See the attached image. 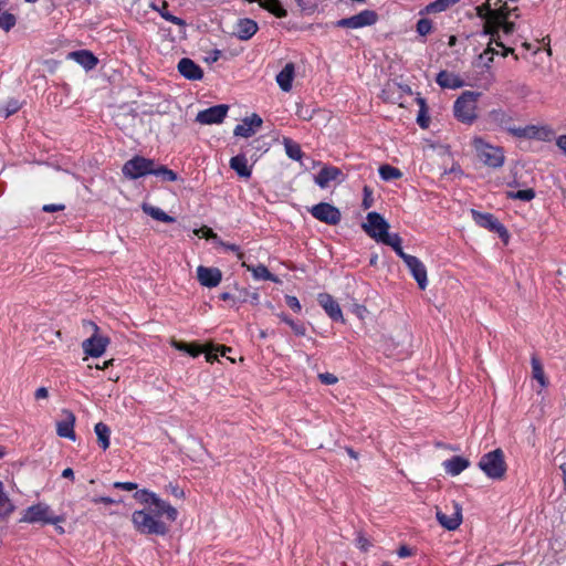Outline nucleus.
<instances>
[{
  "mask_svg": "<svg viewBox=\"0 0 566 566\" xmlns=\"http://www.w3.org/2000/svg\"><path fill=\"white\" fill-rule=\"evenodd\" d=\"M166 521H168V513L153 505L132 513L133 526L143 535L165 536L169 532Z\"/></svg>",
  "mask_w": 566,
  "mask_h": 566,
  "instance_id": "nucleus-1",
  "label": "nucleus"
},
{
  "mask_svg": "<svg viewBox=\"0 0 566 566\" xmlns=\"http://www.w3.org/2000/svg\"><path fill=\"white\" fill-rule=\"evenodd\" d=\"M64 521V517L61 515H55L52 511L51 506L44 502H38L29 507H27L22 512V516L20 518V523L28 524H60Z\"/></svg>",
  "mask_w": 566,
  "mask_h": 566,
  "instance_id": "nucleus-2",
  "label": "nucleus"
},
{
  "mask_svg": "<svg viewBox=\"0 0 566 566\" xmlns=\"http://www.w3.org/2000/svg\"><path fill=\"white\" fill-rule=\"evenodd\" d=\"M480 93L465 91L454 102V117L465 124H472L476 119V103Z\"/></svg>",
  "mask_w": 566,
  "mask_h": 566,
  "instance_id": "nucleus-3",
  "label": "nucleus"
},
{
  "mask_svg": "<svg viewBox=\"0 0 566 566\" xmlns=\"http://www.w3.org/2000/svg\"><path fill=\"white\" fill-rule=\"evenodd\" d=\"M478 465L486 476L493 480H502L507 470L504 453L501 449L483 454Z\"/></svg>",
  "mask_w": 566,
  "mask_h": 566,
  "instance_id": "nucleus-4",
  "label": "nucleus"
},
{
  "mask_svg": "<svg viewBox=\"0 0 566 566\" xmlns=\"http://www.w3.org/2000/svg\"><path fill=\"white\" fill-rule=\"evenodd\" d=\"M155 165L153 159L134 156L124 164L122 171L126 178L135 180L147 175H154Z\"/></svg>",
  "mask_w": 566,
  "mask_h": 566,
  "instance_id": "nucleus-5",
  "label": "nucleus"
},
{
  "mask_svg": "<svg viewBox=\"0 0 566 566\" xmlns=\"http://www.w3.org/2000/svg\"><path fill=\"white\" fill-rule=\"evenodd\" d=\"M134 499L140 504L160 507L168 513V522L174 523L178 518V511L176 507L170 505L168 502L160 499L155 492L147 489L137 490L134 494Z\"/></svg>",
  "mask_w": 566,
  "mask_h": 566,
  "instance_id": "nucleus-6",
  "label": "nucleus"
},
{
  "mask_svg": "<svg viewBox=\"0 0 566 566\" xmlns=\"http://www.w3.org/2000/svg\"><path fill=\"white\" fill-rule=\"evenodd\" d=\"M474 146L480 160L492 168H499L504 163V155L500 147L491 146L482 139H475Z\"/></svg>",
  "mask_w": 566,
  "mask_h": 566,
  "instance_id": "nucleus-7",
  "label": "nucleus"
},
{
  "mask_svg": "<svg viewBox=\"0 0 566 566\" xmlns=\"http://www.w3.org/2000/svg\"><path fill=\"white\" fill-rule=\"evenodd\" d=\"M471 214L473 220L482 228H485L492 232L499 234V237L507 243L509 241V232L506 228L492 214L488 212H480L475 209L471 210Z\"/></svg>",
  "mask_w": 566,
  "mask_h": 566,
  "instance_id": "nucleus-8",
  "label": "nucleus"
},
{
  "mask_svg": "<svg viewBox=\"0 0 566 566\" xmlns=\"http://www.w3.org/2000/svg\"><path fill=\"white\" fill-rule=\"evenodd\" d=\"M378 21V13L374 10H363L359 13L343 18L336 22V27L345 29H359L374 25Z\"/></svg>",
  "mask_w": 566,
  "mask_h": 566,
  "instance_id": "nucleus-9",
  "label": "nucleus"
},
{
  "mask_svg": "<svg viewBox=\"0 0 566 566\" xmlns=\"http://www.w3.org/2000/svg\"><path fill=\"white\" fill-rule=\"evenodd\" d=\"M389 227L385 218L375 211L369 212L366 222L361 224L363 230L377 242L388 232Z\"/></svg>",
  "mask_w": 566,
  "mask_h": 566,
  "instance_id": "nucleus-10",
  "label": "nucleus"
},
{
  "mask_svg": "<svg viewBox=\"0 0 566 566\" xmlns=\"http://www.w3.org/2000/svg\"><path fill=\"white\" fill-rule=\"evenodd\" d=\"M95 333L82 343V348L87 357H101L109 345V338L98 333V326L94 325Z\"/></svg>",
  "mask_w": 566,
  "mask_h": 566,
  "instance_id": "nucleus-11",
  "label": "nucleus"
},
{
  "mask_svg": "<svg viewBox=\"0 0 566 566\" xmlns=\"http://www.w3.org/2000/svg\"><path fill=\"white\" fill-rule=\"evenodd\" d=\"M228 105L224 104L211 106L200 111L196 116V122L201 125L221 124L228 114Z\"/></svg>",
  "mask_w": 566,
  "mask_h": 566,
  "instance_id": "nucleus-12",
  "label": "nucleus"
},
{
  "mask_svg": "<svg viewBox=\"0 0 566 566\" xmlns=\"http://www.w3.org/2000/svg\"><path fill=\"white\" fill-rule=\"evenodd\" d=\"M402 260L413 279L417 281L419 289L422 291L426 290L428 285V277L424 264L417 256L410 254L402 256Z\"/></svg>",
  "mask_w": 566,
  "mask_h": 566,
  "instance_id": "nucleus-13",
  "label": "nucleus"
},
{
  "mask_svg": "<svg viewBox=\"0 0 566 566\" xmlns=\"http://www.w3.org/2000/svg\"><path fill=\"white\" fill-rule=\"evenodd\" d=\"M61 419L56 422V434L61 438L70 439L71 441L76 440L75 434V421L74 413L69 409H63L61 412Z\"/></svg>",
  "mask_w": 566,
  "mask_h": 566,
  "instance_id": "nucleus-14",
  "label": "nucleus"
},
{
  "mask_svg": "<svg viewBox=\"0 0 566 566\" xmlns=\"http://www.w3.org/2000/svg\"><path fill=\"white\" fill-rule=\"evenodd\" d=\"M510 17V9L506 3H503L499 9L491 13V19L484 23L483 33L490 36H499V23L505 22Z\"/></svg>",
  "mask_w": 566,
  "mask_h": 566,
  "instance_id": "nucleus-15",
  "label": "nucleus"
},
{
  "mask_svg": "<svg viewBox=\"0 0 566 566\" xmlns=\"http://www.w3.org/2000/svg\"><path fill=\"white\" fill-rule=\"evenodd\" d=\"M197 280L201 286L217 287L222 281V272L218 268L199 265L197 268Z\"/></svg>",
  "mask_w": 566,
  "mask_h": 566,
  "instance_id": "nucleus-16",
  "label": "nucleus"
},
{
  "mask_svg": "<svg viewBox=\"0 0 566 566\" xmlns=\"http://www.w3.org/2000/svg\"><path fill=\"white\" fill-rule=\"evenodd\" d=\"M437 520L442 527L448 531L457 530L462 523V507L459 503H452V513L450 515L437 510Z\"/></svg>",
  "mask_w": 566,
  "mask_h": 566,
  "instance_id": "nucleus-17",
  "label": "nucleus"
},
{
  "mask_svg": "<svg viewBox=\"0 0 566 566\" xmlns=\"http://www.w3.org/2000/svg\"><path fill=\"white\" fill-rule=\"evenodd\" d=\"M346 179V174L338 167L321 165V188L329 187L331 184L339 185Z\"/></svg>",
  "mask_w": 566,
  "mask_h": 566,
  "instance_id": "nucleus-18",
  "label": "nucleus"
},
{
  "mask_svg": "<svg viewBox=\"0 0 566 566\" xmlns=\"http://www.w3.org/2000/svg\"><path fill=\"white\" fill-rule=\"evenodd\" d=\"M262 123L263 120L258 114H252L235 126L234 135L244 138L251 137L262 126Z\"/></svg>",
  "mask_w": 566,
  "mask_h": 566,
  "instance_id": "nucleus-19",
  "label": "nucleus"
},
{
  "mask_svg": "<svg viewBox=\"0 0 566 566\" xmlns=\"http://www.w3.org/2000/svg\"><path fill=\"white\" fill-rule=\"evenodd\" d=\"M179 73L189 81H199L203 77L202 69L191 59L182 57L177 65Z\"/></svg>",
  "mask_w": 566,
  "mask_h": 566,
  "instance_id": "nucleus-20",
  "label": "nucleus"
},
{
  "mask_svg": "<svg viewBox=\"0 0 566 566\" xmlns=\"http://www.w3.org/2000/svg\"><path fill=\"white\" fill-rule=\"evenodd\" d=\"M294 77H295V65H294V63L289 62L276 74L275 81L282 92L289 93L293 88Z\"/></svg>",
  "mask_w": 566,
  "mask_h": 566,
  "instance_id": "nucleus-21",
  "label": "nucleus"
},
{
  "mask_svg": "<svg viewBox=\"0 0 566 566\" xmlns=\"http://www.w3.org/2000/svg\"><path fill=\"white\" fill-rule=\"evenodd\" d=\"M69 59L75 61L85 71H92L98 64V59L88 50H78L69 53Z\"/></svg>",
  "mask_w": 566,
  "mask_h": 566,
  "instance_id": "nucleus-22",
  "label": "nucleus"
},
{
  "mask_svg": "<svg viewBox=\"0 0 566 566\" xmlns=\"http://www.w3.org/2000/svg\"><path fill=\"white\" fill-rule=\"evenodd\" d=\"M258 23L252 19H240L234 29V34L238 39L247 41L258 32Z\"/></svg>",
  "mask_w": 566,
  "mask_h": 566,
  "instance_id": "nucleus-23",
  "label": "nucleus"
},
{
  "mask_svg": "<svg viewBox=\"0 0 566 566\" xmlns=\"http://www.w3.org/2000/svg\"><path fill=\"white\" fill-rule=\"evenodd\" d=\"M321 305L333 321L344 322L339 304L328 294H321Z\"/></svg>",
  "mask_w": 566,
  "mask_h": 566,
  "instance_id": "nucleus-24",
  "label": "nucleus"
},
{
  "mask_svg": "<svg viewBox=\"0 0 566 566\" xmlns=\"http://www.w3.org/2000/svg\"><path fill=\"white\" fill-rule=\"evenodd\" d=\"M342 219L339 209L327 202H321V222L336 226Z\"/></svg>",
  "mask_w": 566,
  "mask_h": 566,
  "instance_id": "nucleus-25",
  "label": "nucleus"
},
{
  "mask_svg": "<svg viewBox=\"0 0 566 566\" xmlns=\"http://www.w3.org/2000/svg\"><path fill=\"white\" fill-rule=\"evenodd\" d=\"M242 266L247 268L248 271L252 273V276L256 281H272L274 283H279L280 280L277 276L272 274L268 268L263 264H259L256 266L249 265L245 262H242Z\"/></svg>",
  "mask_w": 566,
  "mask_h": 566,
  "instance_id": "nucleus-26",
  "label": "nucleus"
},
{
  "mask_svg": "<svg viewBox=\"0 0 566 566\" xmlns=\"http://www.w3.org/2000/svg\"><path fill=\"white\" fill-rule=\"evenodd\" d=\"M470 465L469 460L460 455H454L443 462V467L447 473L451 475H458Z\"/></svg>",
  "mask_w": 566,
  "mask_h": 566,
  "instance_id": "nucleus-27",
  "label": "nucleus"
},
{
  "mask_svg": "<svg viewBox=\"0 0 566 566\" xmlns=\"http://www.w3.org/2000/svg\"><path fill=\"white\" fill-rule=\"evenodd\" d=\"M436 81L443 88H459L464 84L458 75L449 73L448 71H440Z\"/></svg>",
  "mask_w": 566,
  "mask_h": 566,
  "instance_id": "nucleus-28",
  "label": "nucleus"
},
{
  "mask_svg": "<svg viewBox=\"0 0 566 566\" xmlns=\"http://www.w3.org/2000/svg\"><path fill=\"white\" fill-rule=\"evenodd\" d=\"M230 167L233 169L240 177L250 178L252 170L248 164V159L245 155H237L230 159Z\"/></svg>",
  "mask_w": 566,
  "mask_h": 566,
  "instance_id": "nucleus-29",
  "label": "nucleus"
},
{
  "mask_svg": "<svg viewBox=\"0 0 566 566\" xmlns=\"http://www.w3.org/2000/svg\"><path fill=\"white\" fill-rule=\"evenodd\" d=\"M149 7L154 11L158 12L160 14V17L163 19H165L166 21H169V22H171V23H174L176 25H179V27H184L186 24L185 21L181 18H178V17L171 14L167 10V8H168L167 1H161L160 3H157V2L154 1V2H151L149 4Z\"/></svg>",
  "mask_w": 566,
  "mask_h": 566,
  "instance_id": "nucleus-30",
  "label": "nucleus"
},
{
  "mask_svg": "<svg viewBox=\"0 0 566 566\" xmlns=\"http://www.w3.org/2000/svg\"><path fill=\"white\" fill-rule=\"evenodd\" d=\"M489 118L492 123H494L501 127H504L506 130H507V127H512L510 125L512 122L511 115L502 108L492 109L489 113Z\"/></svg>",
  "mask_w": 566,
  "mask_h": 566,
  "instance_id": "nucleus-31",
  "label": "nucleus"
},
{
  "mask_svg": "<svg viewBox=\"0 0 566 566\" xmlns=\"http://www.w3.org/2000/svg\"><path fill=\"white\" fill-rule=\"evenodd\" d=\"M461 0H436L430 2L426 8L421 11V13H439L443 12L451 7L459 3Z\"/></svg>",
  "mask_w": 566,
  "mask_h": 566,
  "instance_id": "nucleus-32",
  "label": "nucleus"
},
{
  "mask_svg": "<svg viewBox=\"0 0 566 566\" xmlns=\"http://www.w3.org/2000/svg\"><path fill=\"white\" fill-rule=\"evenodd\" d=\"M94 431L97 436L98 444L104 451L107 450L111 444V430L108 426L103 422H98L95 424Z\"/></svg>",
  "mask_w": 566,
  "mask_h": 566,
  "instance_id": "nucleus-33",
  "label": "nucleus"
},
{
  "mask_svg": "<svg viewBox=\"0 0 566 566\" xmlns=\"http://www.w3.org/2000/svg\"><path fill=\"white\" fill-rule=\"evenodd\" d=\"M379 242L382 244L389 245L392 248V250L402 259V256L407 255V253L403 252L401 247V238L398 233H386L382 238H380Z\"/></svg>",
  "mask_w": 566,
  "mask_h": 566,
  "instance_id": "nucleus-34",
  "label": "nucleus"
},
{
  "mask_svg": "<svg viewBox=\"0 0 566 566\" xmlns=\"http://www.w3.org/2000/svg\"><path fill=\"white\" fill-rule=\"evenodd\" d=\"M143 211L154 218L155 220L165 222V223H172L175 222V218L167 214L163 209L158 207H154L150 205H143Z\"/></svg>",
  "mask_w": 566,
  "mask_h": 566,
  "instance_id": "nucleus-35",
  "label": "nucleus"
},
{
  "mask_svg": "<svg viewBox=\"0 0 566 566\" xmlns=\"http://www.w3.org/2000/svg\"><path fill=\"white\" fill-rule=\"evenodd\" d=\"M14 505L12 501L9 499L8 494L4 492V485L0 481V517L6 518L10 516L14 511Z\"/></svg>",
  "mask_w": 566,
  "mask_h": 566,
  "instance_id": "nucleus-36",
  "label": "nucleus"
},
{
  "mask_svg": "<svg viewBox=\"0 0 566 566\" xmlns=\"http://www.w3.org/2000/svg\"><path fill=\"white\" fill-rule=\"evenodd\" d=\"M531 365L533 378L536 379L542 387H546L548 381L545 377L543 365L536 355L532 356Z\"/></svg>",
  "mask_w": 566,
  "mask_h": 566,
  "instance_id": "nucleus-37",
  "label": "nucleus"
},
{
  "mask_svg": "<svg viewBox=\"0 0 566 566\" xmlns=\"http://www.w3.org/2000/svg\"><path fill=\"white\" fill-rule=\"evenodd\" d=\"M536 128L537 126L535 125H527L525 127H507V132L515 137L535 139Z\"/></svg>",
  "mask_w": 566,
  "mask_h": 566,
  "instance_id": "nucleus-38",
  "label": "nucleus"
},
{
  "mask_svg": "<svg viewBox=\"0 0 566 566\" xmlns=\"http://www.w3.org/2000/svg\"><path fill=\"white\" fill-rule=\"evenodd\" d=\"M283 144H284V147H285L286 155L291 159H294V160L301 159L302 150H301V147H300V145L297 143L293 142L290 138H284Z\"/></svg>",
  "mask_w": 566,
  "mask_h": 566,
  "instance_id": "nucleus-39",
  "label": "nucleus"
},
{
  "mask_svg": "<svg viewBox=\"0 0 566 566\" xmlns=\"http://www.w3.org/2000/svg\"><path fill=\"white\" fill-rule=\"evenodd\" d=\"M379 175L384 180H394L401 177V171L390 165H381L379 167Z\"/></svg>",
  "mask_w": 566,
  "mask_h": 566,
  "instance_id": "nucleus-40",
  "label": "nucleus"
},
{
  "mask_svg": "<svg viewBox=\"0 0 566 566\" xmlns=\"http://www.w3.org/2000/svg\"><path fill=\"white\" fill-rule=\"evenodd\" d=\"M172 346L177 350L185 352V353L189 354L192 357L199 356L200 353L202 352V349L199 346H197V345L187 344V343L177 342V340L172 342Z\"/></svg>",
  "mask_w": 566,
  "mask_h": 566,
  "instance_id": "nucleus-41",
  "label": "nucleus"
},
{
  "mask_svg": "<svg viewBox=\"0 0 566 566\" xmlns=\"http://www.w3.org/2000/svg\"><path fill=\"white\" fill-rule=\"evenodd\" d=\"M417 102L420 106L419 114L417 116V123L421 128H427L429 126L430 118L428 116L426 102L422 97H417Z\"/></svg>",
  "mask_w": 566,
  "mask_h": 566,
  "instance_id": "nucleus-42",
  "label": "nucleus"
},
{
  "mask_svg": "<svg viewBox=\"0 0 566 566\" xmlns=\"http://www.w3.org/2000/svg\"><path fill=\"white\" fill-rule=\"evenodd\" d=\"M154 176L161 177L167 181H176L178 179V176L175 171L163 165H155Z\"/></svg>",
  "mask_w": 566,
  "mask_h": 566,
  "instance_id": "nucleus-43",
  "label": "nucleus"
},
{
  "mask_svg": "<svg viewBox=\"0 0 566 566\" xmlns=\"http://www.w3.org/2000/svg\"><path fill=\"white\" fill-rule=\"evenodd\" d=\"M507 197L512 199H518L522 201H531L535 198V191L532 188L517 190L515 192L510 191L507 192Z\"/></svg>",
  "mask_w": 566,
  "mask_h": 566,
  "instance_id": "nucleus-44",
  "label": "nucleus"
},
{
  "mask_svg": "<svg viewBox=\"0 0 566 566\" xmlns=\"http://www.w3.org/2000/svg\"><path fill=\"white\" fill-rule=\"evenodd\" d=\"M17 23L15 15L9 12H3L0 14V29L4 31H10Z\"/></svg>",
  "mask_w": 566,
  "mask_h": 566,
  "instance_id": "nucleus-45",
  "label": "nucleus"
},
{
  "mask_svg": "<svg viewBox=\"0 0 566 566\" xmlns=\"http://www.w3.org/2000/svg\"><path fill=\"white\" fill-rule=\"evenodd\" d=\"M279 316H280L281 321L284 322L285 324H287L296 335L305 334V328L302 324L295 322L294 319H292L291 317H289L285 314H280Z\"/></svg>",
  "mask_w": 566,
  "mask_h": 566,
  "instance_id": "nucleus-46",
  "label": "nucleus"
},
{
  "mask_svg": "<svg viewBox=\"0 0 566 566\" xmlns=\"http://www.w3.org/2000/svg\"><path fill=\"white\" fill-rule=\"evenodd\" d=\"M553 136H554V132L551 127L537 126L535 139L547 142V140H551L553 138Z\"/></svg>",
  "mask_w": 566,
  "mask_h": 566,
  "instance_id": "nucleus-47",
  "label": "nucleus"
},
{
  "mask_svg": "<svg viewBox=\"0 0 566 566\" xmlns=\"http://www.w3.org/2000/svg\"><path fill=\"white\" fill-rule=\"evenodd\" d=\"M432 31V22L429 19L422 18L417 22V32L424 36Z\"/></svg>",
  "mask_w": 566,
  "mask_h": 566,
  "instance_id": "nucleus-48",
  "label": "nucleus"
},
{
  "mask_svg": "<svg viewBox=\"0 0 566 566\" xmlns=\"http://www.w3.org/2000/svg\"><path fill=\"white\" fill-rule=\"evenodd\" d=\"M475 10H476V15L481 19H484L485 22L488 21V19H491V13L493 10L491 9L490 0H486L485 3L478 6L475 8Z\"/></svg>",
  "mask_w": 566,
  "mask_h": 566,
  "instance_id": "nucleus-49",
  "label": "nucleus"
},
{
  "mask_svg": "<svg viewBox=\"0 0 566 566\" xmlns=\"http://www.w3.org/2000/svg\"><path fill=\"white\" fill-rule=\"evenodd\" d=\"M373 203H374L373 191L369 187L365 186L361 206L364 209H369L373 206Z\"/></svg>",
  "mask_w": 566,
  "mask_h": 566,
  "instance_id": "nucleus-50",
  "label": "nucleus"
},
{
  "mask_svg": "<svg viewBox=\"0 0 566 566\" xmlns=\"http://www.w3.org/2000/svg\"><path fill=\"white\" fill-rule=\"evenodd\" d=\"M220 245L226 250V251H231V252H234L237 253V256L238 259H243V253L241 252L240 250V247L237 245V244H233V243H228V242H223L221 241L220 242Z\"/></svg>",
  "mask_w": 566,
  "mask_h": 566,
  "instance_id": "nucleus-51",
  "label": "nucleus"
},
{
  "mask_svg": "<svg viewBox=\"0 0 566 566\" xmlns=\"http://www.w3.org/2000/svg\"><path fill=\"white\" fill-rule=\"evenodd\" d=\"M285 302L290 308H292L294 312L301 311V304L295 296L286 295Z\"/></svg>",
  "mask_w": 566,
  "mask_h": 566,
  "instance_id": "nucleus-52",
  "label": "nucleus"
},
{
  "mask_svg": "<svg viewBox=\"0 0 566 566\" xmlns=\"http://www.w3.org/2000/svg\"><path fill=\"white\" fill-rule=\"evenodd\" d=\"M114 488L124 491H133L137 489V484L134 482H115Z\"/></svg>",
  "mask_w": 566,
  "mask_h": 566,
  "instance_id": "nucleus-53",
  "label": "nucleus"
},
{
  "mask_svg": "<svg viewBox=\"0 0 566 566\" xmlns=\"http://www.w3.org/2000/svg\"><path fill=\"white\" fill-rule=\"evenodd\" d=\"M492 42H494L496 44V46L503 48V52H502L503 56H507L509 54H514V50L512 48L504 46L503 42L500 41V35L494 36V38L492 36Z\"/></svg>",
  "mask_w": 566,
  "mask_h": 566,
  "instance_id": "nucleus-54",
  "label": "nucleus"
},
{
  "mask_svg": "<svg viewBox=\"0 0 566 566\" xmlns=\"http://www.w3.org/2000/svg\"><path fill=\"white\" fill-rule=\"evenodd\" d=\"M502 29L505 34H511L514 32L515 24L510 21L499 23V30Z\"/></svg>",
  "mask_w": 566,
  "mask_h": 566,
  "instance_id": "nucleus-55",
  "label": "nucleus"
},
{
  "mask_svg": "<svg viewBox=\"0 0 566 566\" xmlns=\"http://www.w3.org/2000/svg\"><path fill=\"white\" fill-rule=\"evenodd\" d=\"M337 377L333 374L325 373L321 374V382H324L326 385H333L337 382Z\"/></svg>",
  "mask_w": 566,
  "mask_h": 566,
  "instance_id": "nucleus-56",
  "label": "nucleus"
},
{
  "mask_svg": "<svg viewBox=\"0 0 566 566\" xmlns=\"http://www.w3.org/2000/svg\"><path fill=\"white\" fill-rule=\"evenodd\" d=\"M195 234L206 237L207 239L216 238L217 234L210 228L195 230Z\"/></svg>",
  "mask_w": 566,
  "mask_h": 566,
  "instance_id": "nucleus-57",
  "label": "nucleus"
},
{
  "mask_svg": "<svg viewBox=\"0 0 566 566\" xmlns=\"http://www.w3.org/2000/svg\"><path fill=\"white\" fill-rule=\"evenodd\" d=\"M397 554L400 558H405V557L411 556L413 553H412L411 548H409L407 545H401L398 548Z\"/></svg>",
  "mask_w": 566,
  "mask_h": 566,
  "instance_id": "nucleus-58",
  "label": "nucleus"
},
{
  "mask_svg": "<svg viewBox=\"0 0 566 566\" xmlns=\"http://www.w3.org/2000/svg\"><path fill=\"white\" fill-rule=\"evenodd\" d=\"M491 43L493 42L491 41L488 48L484 50V52L480 55V59H484V56L490 54V56L488 57V62H492L493 55L496 54V51L493 48H491Z\"/></svg>",
  "mask_w": 566,
  "mask_h": 566,
  "instance_id": "nucleus-59",
  "label": "nucleus"
},
{
  "mask_svg": "<svg viewBox=\"0 0 566 566\" xmlns=\"http://www.w3.org/2000/svg\"><path fill=\"white\" fill-rule=\"evenodd\" d=\"M35 399H46L49 397V391L45 387H40L34 392Z\"/></svg>",
  "mask_w": 566,
  "mask_h": 566,
  "instance_id": "nucleus-60",
  "label": "nucleus"
},
{
  "mask_svg": "<svg viewBox=\"0 0 566 566\" xmlns=\"http://www.w3.org/2000/svg\"><path fill=\"white\" fill-rule=\"evenodd\" d=\"M357 542H358V546H359V548H360L361 551H364V552H367V551H368V548H369V546H370V543H369V541H368L366 537H364V536H359V537H358V539H357Z\"/></svg>",
  "mask_w": 566,
  "mask_h": 566,
  "instance_id": "nucleus-61",
  "label": "nucleus"
},
{
  "mask_svg": "<svg viewBox=\"0 0 566 566\" xmlns=\"http://www.w3.org/2000/svg\"><path fill=\"white\" fill-rule=\"evenodd\" d=\"M64 209V206L63 205H45L43 207V211L45 212H55V211H60V210H63Z\"/></svg>",
  "mask_w": 566,
  "mask_h": 566,
  "instance_id": "nucleus-62",
  "label": "nucleus"
},
{
  "mask_svg": "<svg viewBox=\"0 0 566 566\" xmlns=\"http://www.w3.org/2000/svg\"><path fill=\"white\" fill-rule=\"evenodd\" d=\"M168 490L169 492L175 495L176 497H182L185 494H184V491L180 490L177 485H174V484H169L168 485Z\"/></svg>",
  "mask_w": 566,
  "mask_h": 566,
  "instance_id": "nucleus-63",
  "label": "nucleus"
},
{
  "mask_svg": "<svg viewBox=\"0 0 566 566\" xmlns=\"http://www.w3.org/2000/svg\"><path fill=\"white\" fill-rule=\"evenodd\" d=\"M94 503H103V504H114L116 501L108 496H98L93 499Z\"/></svg>",
  "mask_w": 566,
  "mask_h": 566,
  "instance_id": "nucleus-64",
  "label": "nucleus"
}]
</instances>
